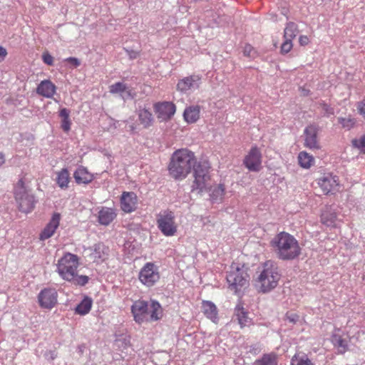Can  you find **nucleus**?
Instances as JSON below:
<instances>
[{
    "instance_id": "obj_11",
    "label": "nucleus",
    "mask_w": 365,
    "mask_h": 365,
    "mask_svg": "<svg viewBox=\"0 0 365 365\" xmlns=\"http://www.w3.org/2000/svg\"><path fill=\"white\" fill-rule=\"evenodd\" d=\"M243 163L250 171H259L262 168V154L259 149L257 147L252 148L245 157Z\"/></svg>"
},
{
    "instance_id": "obj_54",
    "label": "nucleus",
    "mask_w": 365,
    "mask_h": 365,
    "mask_svg": "<svg viewBox=\"0 0 365 365\" xmlns=\"http://www.w3.org/2000/svg\"><path fill=\"white\" fill-rule=\"evenodd\" d=\"M5 162L4 155L0 153V166L2 165Z\"/></svg>"
},
{
    "instance_id": "obj_52",
    "label": "nucleus",
    "mask_w": 365,
    "mask_h": 365,
    "mask_svg": "<svg viewBox=\"0 0 365 365\" xmlns=\"http://www.w3.org/2000/svg\"><path fill=\"white\" fill-rule=\"evenodd\" d=\"M128 343H129V341L127 340L125 338H124L123 339L116 340V344L118 346H120V344H121L122 345L124 344L125 347L128 344Z\"/></svg>"
},
{
    "instance_id": "obj_53",
    "label": "nucleus",
    "mask_w": 365,
    "mask_h": 365,
    "mask_svg": "<svg viewBox=\"0 0 365 365\" xmlns=\"http://www.w3.org/2000/svg\"><path fill=\"white\" fill-rule=\"evenodd\" d=\"M146 312H147L146 315L148 317L147 318V320L145 321V322H156L157 321V320L151 319V317H151V312H150V309L147 310Z\"/></svg>"
},
{
    "instance_id": "obj_31",
    "label": "nucleus",
    "mask_w": 365,
    "mask_h": 365,
    "mask_svg": "<svg viewBox=\"0 0 365 365\" xmlns=\"http://www.w3.org/2000/svg\"><path fill=\"white\" fill-rule=\"evenodd\" d=\"M253 365H277V356L274 354H265L261 359H257Z\"/></svg>"
},
{
    "instance_id": "obj_45",
    "label": "nucleus",
    "mask_w": 365,
    "mask_h": 365,
    "mask_svg": "<svg viewBox=\"0 0 365 365\" xmlns=\"http://www.w3.org/2000/svg\"><path fill=\"white\" fill-rule=\"evenodd\" d=\"M71 120L69 118L62 119L61 128L65 132H68L71 129Z\"/></svg>"
},
{
    "instance_id": "obj_34",
    "label": "nucleus",
    "mask_w": 365,
    "mask_h": 365,
    "mask_svg": "<svg viewBox=\"0 0 365 365\" xmlns=\"http://www.w3.org/2000/svg\"><path fill=\"white\" fill-rule=\"evenodd\" d=\"M298 160L302 168H309L314 163V158L307 152L302 151L299 154Z\"/></svg>"
},
{
    "instance_id": "obj_20",
    "label": "nucleus",
    "mask_w": 365,
    "mask_h": 365,
    "mask_svg": "<svg viewBox=\"0 0 365 365\" xmlns=\"http://www.w3.org/2000/svg\"><path fill=\"white\" fill-rule=\"evenodd\" d=\"M56 86L49 80L42 81L36 88V93L40 96L50 98L56 93Z\"/></svg>"
},
{
    "instance_id": "obj_14",
    "label": "nucleus",
    "mask_w": 365,
    "mask_h": 365,
    "mask_svg": "<svg viewBox=\"0 0 365 365\" xmlns=\"http://www.w3.org/2000/svg\"><path fill=\"white\" fill-rule=\"evenodd\" d=\"M109 92L113 95L118 94L120 98L124 101L128 99H133L136 96V93L123 82H116L110 85L109 86Z\"/></svg>"
},
{
    "instance_id": "obj_23",
    "label": "nucleus",
    "mask_w": 365,
    "mask_h": 365,
    "mask_svg": "<svg viewBox=\"0 0 365 365\" xmlns=\"http://www.w3.org/2000/svg\"><path fill=\"white\" fill-rule=\"evenodd\" d=\"M200 106L198 105H192L187 107L183 113V117L188 123H195L200 118Z\"/></svg>"
},
{
    "instance_id": "obj_15",
    "label": "nucleus",
    "mask_w": 365,
    "mask_h": 365,
    "mask_svg": "<svg viewBox=\"0 0 365 365\" xmlns=\"http://www.w3.org/2000/svg\"><path fill=\"white\" fill-rule=\"evenodd\" d=\"M318 128L314 125L307 126L304 130L305 135L304 145L312 150H318L320 148L317 140Z\"/></svg>"
},
{
    "instance_id": "obj_16",
    "label": "nucleus",
    "mask_w": 365,
    "mask_h": 365,
    "mask_svg": "<svg viewBox=\"0 0 365 365\" xmlns=\"http://www.w3.org/2000/svg\"><path fill=\"white\" fill-rule=\"evenodd\" d=\"M158 118L162 120L170 119L175 113V106L171 102L158 103L155 105Z\"/></svg>"
},
{
    "instance_id": "obj_36",
    "label": "nucleus",
    "mask_w": 365,
    "mask_h": 365,
    "mask_svg": "<svg viewBox=\"0 0 365 365\" xmlns=\"http://www.w3.org/2000/svg\"><path fill=\"white\" fill-rule=\"evenodd\" d=\"M105 246L102 244H97L94 246L93 255L96 259L103 260L106 258Z\"/></svg>"
},
{
    "instance_id": "obj_9",
    "label": "nucleus",
    "mask_w": 365,
    "mask_h": 365,
    "mask_svg": "<svg viewBox=\"0 0 365 365\" xmlns=\"http://www.w3.org/2000/svg\"><path fill=\"white\" fill-rule=\"evenodd\" d=\"M159 230L165 236H173L177 232L175 223V215L171 211H165L160 214L157 219Z\"/></svg>"
},
{
    "instance_id": "obj_25",
    "label": "nucleus",
    "mask_w": 365,
    "mask_h": 365,
    "mask_svg": "<svg viewBox=\"0 0 365 365\" xmlns=\"http://www.w3.org/2000/svg\"><path fill=\"white\" fill-rule=\"evenodd\" d=\"M336 219V213L332 206H327L321 215V222L327 226H332Z\"/></svg>"
},
{
    "instance_id": "obj_48",
    "label": "nucleus",
    "mask_w": 365,
    "mask_h": 365,
    "mask_svg": "<svg viewBox=\"0 0 365 365\" xmlns=\"http://www.w3.org/2000/svg\"><path fill=\"white\" fill-rule=\"evenodd\" d=\"M69 115H70V110L68 109H67L66 108L61 109L60 113H59V116L62 119L69 118Z\"/></svg>"
},
{
    "instance_id": "obj_35",
    "label": "nucleus",
    "mask_w": 365,
    "mask_h": 365,
    "mask_svg": "<svg viewBox=\"0 0 365 365\" xmlns=\"http://www.w3.org/2000/svg\"><path fill=\"white\" fill-rule=\"evenodd\" d=\"M225 194V188L222 184H219L217 186L215 187L212 190L211 197L212 200L217 201L222 198V196Z\"/></svg>"
},
{
    "instance_id": "obj_24",
    "label": "nucleus",
    "mask_w": 365,
    "mask_h": 365,
    "mask_svg": "<svg viewBox=\"0 0 365 365\" xmlns=\"http://www.w3.org/2000/svg\"><path fill=\"white\" fill-rule=\"evenodd\" d=\"M202 309V312L208 319L215 323L217 322V308L213 302L210 301H203Z\"/></svg>"
},
{
    "instance_id": "obj_56",
    "label": "nucleus",
    "mask_w": 365,
    "mask_h": 365,
    "mask_svg": "<svg viewBox=\"0 0 365 365\" xmlns=\"http://www.w3.org/2000/svg\"><path fill=\"white\" fill-rule=\"evenodd\" d=\"M130 130L133 131L135 129V126L132 124L129 125Z\"/></svg>"
},
{
    "instance_id": "obj_55",
    "label": "nucleus",
    "mask_w": 365,
    "mask_h": 365,
    "mask_svg": "<svg viewBox=\"0 0 365 365\" xmlns=\"http://www.w3.org/2000/svg\"><path fill=\"white\" fill-rule=\"evenodd\" d=\"M214 24L217 26H220L222 24L221 20L214 19Z\"/></svg>"
},
{
    "instance_id": "obj_29",
    "label": "nucleus",
    "mask_w": 365,
    "mask_h": 365,
    "mask_svg": "<svg viewBox=\"0 0 365 365\" xmlns=\"http://www.w3.org/2000/svg\"><path fill=\"white\" fill-rule=\"evenodd\" d=\"M138 118L140 123L145 128L150 127L153 120L152 113L145 108L138 110Z\"/></svg>"
},
{
    "instance_id": "obj_38",
    "label": "nucleus",
    "mask_w": 365,
    "mask_h": 365,
    "mask_svg": "<svg viewBox=\"0 0 365 365\" xmlns=\"http://www.w3.org/2000/svg\"><path fill=\"white\" fill-rule=\"evenodd\" d=\"M353 147L359 149L361 152L365 154V135L359 138H355L351 140Z\"/></svg>"
},
{
    "instance_id": "obj_2",
    "label": "nucleus",
    "mask_w": 365,
    "mask_h": 365,
    "mask_svg": "<svg viewBox=\"0 0 365 365\" xmlns=\"http://www.w3.org/2000/svg\"><path fill=\"white\" fill-rule=\"evenodd\" d=\"M196 163L194 153L187 149H180L173 153L168 165L170 175L175 180H182L191 172Z\"/></svg>"
},
{
    "instance_id": "obj_30",
    "label": "nucleus",
    "mask_w": 365,
    "mask_h": 365,
    "mask_svg": "<svg viewBox=\"0 0 365 365\" xmlns=\"http://www.w3.org/2000/svg\"><path fill=\"white\" fill-rule=\"evenodd\" d=\"M235 314L241 327L246 326L249 322L250 319L247 316V312L245 310L242 305L237 304L236 306L235 309Z\"/></svg>"
},
{
    "instance_id": "obj_6",
    "label": "nucleus",
    "mask_w": 365,
    "mask_h": 365,
    "mask_svg": "<svg viewBox=\"0 0 365 365\" xmlns=\"http://www.w3.org/2000/svg\"><path fill=\"white\" fill-rule=\"evenodd\" d=\"M226 279L228 288L235 294H239L249 284L250 275L247 273V268L244 265L240 267L239 264L233 263L227 274Z\"/></svg>"
},
{
    "instance_id": "obj_10",
    "label": "nucleus",
    "mask_w": 365,
    "mask_h": 365,
    "mask_svg": "<svg viewBox=\"0 0 365 365\" xmlns=\"http://www.w3.org/2000/svg\"><path fill=\"white\" fill-rule=\"evenodd\" d=\"M160 279L158 267L152 262H147L139 273L140 281L147 287L153 286Z\"/></svg>"
},
{
    "instance_id": "obj_26",
    "label": "nucleus",
    "mask_w": 365,
    "mask_h": 365,
    "mask_svg": "<svg viewBox=\"0 0 365 365\" xmlns=\"http://www.w3.org/2000/svg\"><path fill=\"white\" fill-rule=\"evenodd\" d=\"M331 342L337 349L339 354H344L349 349V341L342 338L339 334H334L331 336Z\"/></svg>"
},
{
    "instance_id": "obj_27",
    "label": "nucleus",
    "mask_w": 365,
    "mask_h": 365,
    "mask_svg": "<svg viewBox=\"0 0 365 365\" xmlns=\"http://www.w3.org/2000/svg\"><path fill=\"white\" fill-rule=\"evenodd\" d=\"M70 180L71 177L67 168H63L56 173V182L62 190H66L68 187Z\"/></svg>"
},
{
    "instance_id": "obj_1",
    "label": "nucleus",
    "mask_w": 365,
    "mask_h": 365,
    "mask_svg": "<svg viewBox=\"0 0 365 365\" xmlns=\"http://www.w3.org/2000/svg\"><path fill=\"white\" fill-rule=\"evenodd\" d=\"M271 250L281 260L289 261L301 255V247L297 239L287 232L276 235L269 242Z\"/></svg>"
},
{
    "instance_id": "obj_12",
    "label": "nucleus",
    "mask_w": 365,
    "mask_h": 365,
    "mask_svg": "<svg viewBox=\"0 0 365 365\" xmlns=\"http://www.w3.org/2000/svg\"><path fill=\"white\" fill-rule=\"evenodd\" d=\"M58 294L55 289L45 288L38 296L39 304L45 309H51L57 303Z\"/></svg>"
},
{
    "instance_id": "obj_17",
    "label": "nucleus",
    "mask_w": 365,
    "mask_h": 365,
    "mask_svg": "<svg viewBox=\"0 0 365 365\" xmlns=\"http://www.w3.org/2000/svg\"><path fill=\"white\" fill-rule=\"evenodd\" d=\"M318 185L322 188L324 194H329L334 191L339 185V179L336 175L327 174L319 178Z\"/></svg>"
},
{
    "instance_id": "obj_37",
    "label": "nucleus",
    "mask_w": 365,
    "mask_h": 365,
    "mask_svg": "<svg viewBox=\"0 0 365 365\" xmlns=\"http://www.w3.org/2000/svg\"><path fill=\"white\" fill-rule=\"evenodd\" d=\"M338 123L341 125L346 130H350L354 127L356 123V120L352 118H338Z\"/></svg>"
},
{
    "instance_id": "obj_44",
    "label": "nucleus",
    "mask_w": 365,
    "mask_h": 365,
    "mask_svg": "<svg viewBox=\"0 0 365 365\" xmlns=\"http://www.w3.org/2000/svg\"><path fill=\"white\" fill-rule=\"evenodd\" d=\"M286 317H287V319L289 322L293 323V324H295L297 322H298L299 319V316L298 314H297L296 313H293V312L287 313Z\"/></svg>"
},
{
    "instance_id": "obj_43",
    "label": "nucleus",
    "mask_w": 365,
    "mask_h": 365,
    "mask_svg": "<svg viewBox=\"0 0 365 365\" xmlns=\"http://www.w3.org/2000/svg\"><path fill=\"white\" fill-rule=\"evenodd\" d=\"M65 61L70 63L73 68H77L81 65V61L76 57H68L65 59Z\"/></svg>"
},
{
    "instance_id": "obj_33",
    "label": "nucleus",
    "mask_w": 365,
    "mask_h": 365,
    "mask_svg": "<svg viewBox=\"0 0 365 365\" xmlns=\"http://www.w3.org/2000/svg\"><path fill=\"white\" fill-rule=\"evenodd\" d=\"M291 365H314L308 358L307 355L303 353L296 354L291 360Z\"/></svg>"
},
{
    "instance_id": "obj_40",
    "label": "nucleus",
    "mask_w": 365,
    "mask_h": 365,
    "mask_svg": "<svg viewBox=\"0 0 365 365\" xmlns=\"http://www.w3.org/2000/svg\"><path fill=\"white\" fill-rule=\"evenodd\" d=\"M292 41L289 39H284V43L281 46V51L283 53H287L289 52L292 48Z\"/></svg>"
},
{
    "instance_id": "obj_3",
    "label": "nucleus",
    "mask_w": 365,
    "mask_h": 365,
    "mask_svg": "<svg viewBox=\"0 0 365 365\" xmlns=\"http://www.w3.org/2000/svg\"><path fill=\"white\" fill-rule=\"evenodd\" d=\"M78 266V257L73 254L67 253L58 260L57 271L63 279L75 285L84 286L88 282L89 277L86 275H78L76 273Z\"/></svg>"
},
{
    "instance_id": "obj_46",
    "label": "nucleus",
    "mask_w": 365,
    "mask_h": 365,
    "mask_svg": "<svg viewBox=\"0 0 365 365\" xmlns=\"http://www.w3.org/2000/svg\"><path fill=\"white\" fill-rule=\"evenodd\" d=\"M125 51L127 55L128 56L129 58L131 60L137 58L139 56V52H138L136 51H134L132 49H128V48H125Z\"/></svg>"
},
{
    "instance_id": "obj_22",
    "label": "nucleus",
    "mask_w": 365,
    "mask_h": 365,
    "mask_svg": "<svg viewBox=\"0 0 365 365\" xmlns=\"http://www.w3.org/2000/svg\"><path fill=\"white\" fill-rule=\"evenodd\" d=\"M116 217L115 210L103 207L98 212V222L103 225H108Z\"/></svg>"
},
{
    "instance_id": "obj_47",
    "label": "nucleus",
    "mask_w": 365,
    "mask_h": 365,
    "mask_svg": "<svg viewBox=\"0 0 365 365\" xmlns=\"http://www.w3.org/2000/svg\"><path fill=\"white\" fill-rule=\"evenodd\" d=\"M252 51H253V48L250 45L247 44V45H245V46L244 48V51H243L244 55L249 56V57H252L253 56Z\"/></svg>"
},
{
    "instance_id": "obj_51",
    "label": "nucleus",
    "mask_w": 365,
    "mask_h": 365,
    "mask_svg": "<svg viewBox=\"0 0 365 365\" xmlns=\"http://www.w3.org/2000/svg\"><path fill=\"white\" fill-rule=\"evenodd\" d=\"M299 42L302 46L307 45L309 43V38L307 36H301L299 38Z\"/></svg>"
},
{
    "instance_id": "obj_28",
    "label": "nucleus",
    "mask_w": 365,
    "mask_h": 365,
    "mask_svg": "<svg viewBox=\"0 0 365 365\" xmlns=\"http://www.w3.org/2000/svg\"><path fill=\"white\" fill-rule=\"evenodd\" d=\"M93 301L91 298L88 297H84V299L77 305L75 311L80 315H85L88 314L92 307Z\"/></svg>"
},
{
    "instance_id": "obj_19",
    "label": "nucleus",
    "mask_w": 365,
    "mask_h": 365,
    "mask_svg": "<svg viewBox=\"0 0 365 365\" xmlns=\"http://www.w3.org/2000/svg\"><path fill=\"white\" fill-rule=\"evenodd\" d=\"M61 215L59 213L56 212L53 215L50 222L46 225L40 234V239L41 240H47L54 234L56 230L59 225Z\"/></svg>"
},
{
    "instance_id": "obj_8",
    "label": "nucleus",
    "mask_w": 365,
    "mask_h": 365,
    "mask_svg": "<svg viewBox=\"0 0 365 365\" xmlns=\"http://www.w3.org/2000/svg\"><path fill=\"white\" fill-rule=\"evenodd\" d=\"M14 195L21 212L28 213L33 210L36 202L34 196L24 187L22 180L19 181Z\"/></svg>"
},
{
    "instance_id": "obj_39",
    "label": "nucleus",
    "mask_w": 365,
    "mask_h": 365,
    "mask_svg": "<svg viewBox=\"0 0 365 365\" xmlns=\"http://www.w3.org/2000/svg\"><path fill=\"white\" fill-rule=\"evenodd\" d=\"M320 106L322 107V108L324 111V115L326 117H329L330 115H334V108L332 107H331L330 106H329L328 104H327L326 103H324V102L320 103Z\"/></svg>"
},
{
    "instance_id": "obj_50",
    "label": "nucleus",
    "mask_w": 365,
    "mask_h": 365,
    "mask_svg": "<svg viewBox=\"0 0 365 365\" xmlns=\"http://www.w3.org/2000/svg\"><path fill=\"white\" fill-rule=\"evenodd\" d=\"M45 356L50 360H53L57 356V354L55 351H48L46 352Z\"/></svg>"
},
{
    "instance_id": "obj_49",
    "label": "nucleus",
    "mask_w": 365,
    "mask_h": 365,
    "mask_svg": "<svg viewBox=\"0 0 365 365\" xmlns=\"http://www.w3.org/2000/svg\"><path fill=\"white\" fill-rule=\"evenodd\" d=\"M6 56H7L6 49L4 47L0 46V63L2 62L5 59Z\"/></svg>"
},
{
    "instance_id": "obj_13",
    "label": "nucleus",
    "mask_w": 365,
    "mask_h": 365,
    "mask_svg": "<svg viewBox=\"0 0 365 365\" xmlns=\"http://www.w3.org/2000/svg\"><path fill=\"white\" fill-rule=\"evenodd\" d=\"M201 78L198 75H191L178 81L177 90L185 93L193 91L199 88Z\"/></svg>"
},
{
    "instance_id": "obj_7",
    "label": "nucleus",
    "mask_w": 365,
    "mask_h": 365,
    "mask_svg": "<svg viewBox=\"0 0 365 365\" xmlns=\"http://www.w3.org/2000/svg\"><path fill=\"white\" fill-rule=\"evenodd\" d=\"M193 170L194 181L192 185V191L197 190L202 192L207 190L210 187V165L207 160H200L195 163L192 168Z\"/></svg>"
},
{
    "instance_id": "obj_4",
    "label": "nucleus",
    "mask_w": 365,
    "mask_h": 365,
    "mask_svg": "<svg viewBox=\"0 0 365 365\" xmlns=\"http://www.w3.org/2000/svg\"><path fill=\"white\" fill-rule=\"evenodd\" d=\"M150 309L151 319L159 320L163 317V309L160 304L155 300L149 302L144 300L135 301L131 306V313L136 323L141 324L147 320L146 311Z\"/></svg>"
},
{
    "instance_id": "obj_5",
    "label": "nucleus",
    "mask_w": 365,
    "mask_h": 365,
    "mask_svg": "<svg viewBox=\"0 0 365 365\" xmlns=\"http://www.w3.org/2000/svg\"><path fill=\"white\" fill-rule=\"evenodd\" d=\"M261 269L255 279V287L260 292L266 293L277 287L280 274L277 267L271 261L266 262Z\"/></svg>"
},
{
    "instance_id": "obj_42",
    "label": "nucleus",
    "mask_w": 365,
    "mask_h": 365,
    "mask_svg": "<svg viewBox=\"0 0 365 365\" xmlns=\"http://www.w3.org/2000/svg\"><path fill=\"white\" fill-rule=\"evenodd\" d=\"M42 59L43 63L48 66H52L53 64V58L48 52L43 53Z\"/></svg>"
},
{
    "instance_id": "obj_32",
    "label": "nucleus",
    "mask_w": 365,
    "mask_h": 365,
    "mask_svg": "<svg viewBox=\"0 0 365 365\" xmlns=\"http://www.w3.org/2000/svg\"><path fill=\"white\" fill-rule=\"evenodd\" d=\"M298 32L297 25L294 22H289L284 31V38L292 41L297 36Z\"/></svg>"
},
{
    "instance_id": "obj_21",
    "label": "nucleus",
    "mask_w": 365,
    "mask_h": 365,
    "mask_svg": "<svg viewBox=\"0 0 365 365\" xmlns=\"http://www.w3.org/2000/svg\"><path fill=\"white\" fill-rule=\"evenodd\" d=\"M73 178L77 184H88L93 180V176L88 170L80 166L73 173Z\"/></svg>"
},
{
    "instance_id": "obj_41",
    "label": "nucleus",
    "mask_w": 365,
    "mask_h": 365,
    "mask_svg": "<svg viewBox=\"0 0 365 365\" xmlns=\"http://www.w3.org/2000/svg\"><path fill=\"white\" fill-rule=\"evenodd\" d=\"M358 113L365 118V98L357 103Z\"/></svg>"
},
{
    "instance_id": "obj_18",
    "label": "nucleus",
    "mask_w": 365,
    "mask_h": 365,
    "mask_svg": "<svg viewBox=\"0 0 365 365\" xmlns=\"http://www.w3.org/2000/svg\"><path fill=\"white\" fill-rule=\"evenodd\" d=\"M122 210L125 212H131L137 207V196L133 192H124L120 199Z\"/></svg>"
}]
</instances>
